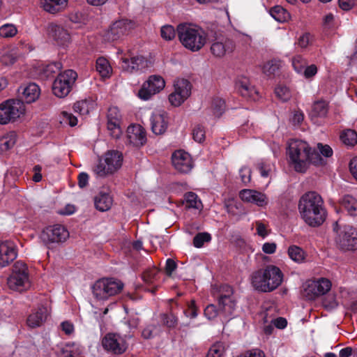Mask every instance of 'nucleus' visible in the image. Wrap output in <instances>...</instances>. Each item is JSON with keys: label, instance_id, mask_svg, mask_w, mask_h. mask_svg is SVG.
Masks as SVG:
<instances>
[{"label": "nucleus", "instance_id": "obj_37", "mask_svg": "<svg viewBox=\"0 0 357 357\" xmlns=\"http://www.w3.org/2000/svg\"><path fill=\"white\" fill-rule=\"evenodd\" d=\"M271 17L278 22L283 23L290 19L289 13L281 6H275L269 10Z\"/></svg>", "mask_w": 357, "mask_h": 357}, {"label": "nucleus", "instance_id": "obj_19", "mask_svg": "<svg viewBox=\"0 0 357 357\" xmlns=\"http://www.w3.org/2000/svg\"><path fill=\"white\" fill-rule=\"evenodd\" d=\"M17 256V248L13 241L0 242V266L6 267L13 262Z\"/></svg>", "mask_w": 357, "mask_h": 357}, {"label": "nucleus", "instance_id": "obj_17", "mask_svg": "<svg viewBox=\"0 0 357 357\" xmlns=\"http://www.w3.org/2000/svg\"><path fill=\"white\" fill-rule=\"evenodd\" d=\"M49 38L58 46L64 47L70 42V34L62 26L51 23L47 28Z\"/></svg>", "mask_w": 357, "mask_h": 357}, {"label": "nucleus", "instance_id": "obj_18", "mask_svg": "<svg viewBox=\"0 0 357 357\" xmlns=\"http://www.w3.org/2000/svg\"><path fill=\"white\" fill-rule=\"evenodd\" d=\"M266 275V292L276 289L282 282L284 275L277 266L268 265L264 268Z\"/></svg>", "mask_w": 357, "mask_h": 357}, {"label": "nucleus", "instance_id": "obj_52", "mask_svg": "<svg viewBox=\"0 0 357 357\" xmlns=\"http://www.w3.org/2000/svg\"><path fill=\"white\" fill-rule=\"evenodd\" d=\"M313 36L309 33H304L299 36L297 40V45L301 49H306L312 44Z\"/></svg>", "mask_w": 357, "mask_h": 357}, {"label": "nucleus", "instance_id": "obj_60", "mask_svg": "<svg viewBox=\"0 0 357 357\" xmlns=\"http://www.w3.org/2000/svg\"><path fill=\"white\" fill-rule=\"evenodd\" d=\"M317 73V68L315 65L312 64L305 66L301 75H303L306 79H311Z\"/></svg>", "mask_w": 357, "mask_h": 357}, {"label": "nucleus", "instance_id": "obj_45", "mask_svg": "<svg viewBox=\"0 0 357 357\" xmlns=\"http://www.w3.org/2000/svg\"><path fill=\"white\" fill-rule=\"evenodd\" d=\"M185 206L189 208L201 209L202 204L197 195L192 192H188L185 195Z\"/></svg>", "mask_w": 357, "mask_h": 357}, {"label": "nucleus", "instance_id": "obj_54", "mask_svg": "<svg viewBox=\"0 0 357 357\" xmlns=\"http://www.w3.org/2000/svg\"><path fill=\"white\" fill-rule=\"evenodd\" d=\"M211 239V235L208 233H199L193 239V245L196 248H201L204 243L210 241Z\"/></svg>", "mask_w": 357, "mask_h": 357}, {"label": "nucleus", "instance_id": "obj_36", "mask_svg": "<svg viewBox=\"0 0 357 357\" xmlns=\"http://www.w3.org/2000/svg\"><path fill=\"white\" fill-rule=\"evenodd\" d=\"M174 89L183 96L188 98L191 94L192 86L188 79L178 78L174 81Z\"/></svg>", "mask_w": 357, "mask_h": 357}, {"label": "nucleus", "instance_id": "obj_55", "mask_svg": "<svg viewBox=\"0 0 357 357\" xmlns=\"http://www.w3.org/2000/svg\"><path fill=\"white\" fill-rule=\"evenodd\" d=\"M160 319L162 324L168 328L175 327L178 321L177 317L172 313L162 314L160 316Z\"/></svg>", "mask_w": 357, "mask_h": 357}, {"label": "nucleus", "instance_id": "obj_49", "mask_svg": "<svg viewBox=\"0 0 357 357\" xmlns=\"http://www.w3.org/2000/svg\"><path fill=\"white\" fill-rule=\"evenodd\" d=\"M60 122L71 127L75 126L77 124V118L72 113L63 111L60 115Z\"/></svg>", "mask_w": 357, "mask_h": 357}, {"label": "nucleus", "instance_id": "obj_14", "mask_svg": "<svg viewBox=\"0 0 357 357\" xmlns=\"http://www.w3.org/2000/svg\"><path fill=\"white\" fill-rule=\"evenodd\" d=\"M331 288V282L326 278L308 281L304 287L305 296L309 300H314L319 296L326 294Z\"/></svg>", "mask_w": 357, "mask_h": 357}, {"label": "nucleus", "instance_id": "obj_44", "mask_svg": "<svg viewBox=\"0 0 357 357\" xmlns=\"http://www.w3.org/2000/svg\"><path fill=\"white\" fill-rule=\"evenodd\" d=\"M276 97L282 102L290 100L292 96L291 89L284 84H279L275 89Z\"/></svg>", "mask_w": 357, "mask_h": 357}, {"label": "nucleus", "instance_id": "obj_31", "mask_svg": "<svg viewBox=\"0 0 357 357\" xmlns=\"http://www.w3.org/2000/svg\"><path fill=\"white\" fill-rule=\"evenodd\" d=\"M225 102L223 99L216 97L211 100L210 107L208 109V112L211 116V118H219L225 112Z\"/></svg>", "mask_w": 357, "mask_h": 357}, {"label": "nucleus", "instance_id": "obj_23", "mask_svg": "<svg viewBox=\"0 0 357 357\" xmlns=\"http://www.w3.org/2000/svg\"><path fill=\"white\" fill-rule=\"evenodd\" d=\"M146 66V61L142 56L122 58L121 68L126 73H132L142 70Z\"/></svg>", "mask_w": 357, "mask_h": 357}, {"label": "nucleus", "instance_id": "obj_38", "mask_svg": "<svg viewBox=\"0 0 357 357\" xmlns=\"http://www.w3.org/2000/svg\"><path fill=\"white\" fill-rule=\"evenodd\" d=\"M341 204L350 215H357V200L354 197L348 195L344 196Z\"/></svg>", "mask_w": 357, "mask_h": 357}, {"label": "nucleus", "instance_id": "obj_46", "mask_svg": "<svg viewBox=\"0 0 357 357\" xmlns=\"http://www.w3.org/2000/svg\"><path fill=\"white\" fill-rule=\"evenodd\" d=\"M280 66L279 61L271 60L263 65L262 71L266 75H274L279 70Z\"/></svg>", "mask_w": 357, "mask_h": 357}, {"label": "nucleus", "instance_id": "obj_59", "mask_svg": "<svg viewBox=\"0 0 357 357\" xmlns=\"http://www.w3.org/2000/svg\"><path fill=\"white\" fill-rule=\"evenodd\" d=\"M239 174L242 182L245 184L251 181V171L248 167H243L239 170Z\"/></svg>", "mask_w": 357, "mask_h": 357}, {"label": "nucleus", "instance_id": "obj_62", "mask_svg": "<svg viewBox=\"0 0 357 357\" xmlns=\"http://www.w3.org/2000/svg\"><path fill=\"white\" fill-rule=\"evenodd\" d=\"M317 148H318V150L319 151L320 153L324 156V157H326V158H329L331 156H332L333 155V149H331V146H329L328 145H324L322 144H317Z\"/></svg>", "mask_w": 357, "mask_h": 357}, {"label": "nucleus", "instance_id": "obj_48", "mask_svg": "<svg viewBox=\"0 0 357 357\" xmlns=\"http://www.w3.org/2000/svg\"><path fill=\"white\" fill-rule=\"evenodd\" d=\"M160 36L167 41L172 40L176 36L174 26L169 24L162 26L160 29Z\"/></svg>", "mask_w": 357, "mask_h": 357}, {"label": "nucleus", "instance_id": "obj_27", "mask_svg": "<svg viewBox=\"0 0 357 357\" xmlns=\"http://www.w3.org/2000/svg\"><path fill=\"white\" fill-rule=\"evenodd\" d=\"M47 315V307L42 305L29 316L27 324L31 328L38 327L46 320Z\"/></svg>", "mask_w": 357, "mask_h": 357}, {"label": "nucleus", "instance_id": "obj_34", "mask_svg": "<svg viewBox=\"0 0 357 357\" xmlns=\"http://www.w3.org/2000/svg\"><path fill=\"white\" fill-rule=\"evenodd\" d=\"M96 208L100 211H106L112 205V199L107 193H99L94 200Z\"/></svg>", "mask_w": 357, "mask_h": 357}, {"label": "nucleus", "instance_id": "obj_8", "mask_svg": "<svg viewBox=\"0 0 357 357\" xmlns=\"http://www.w3.org/2000/svg\"><path fill=\"white\" fill-rule=\"evenodd\" d=\"M25 113V106L22 100L10 99L0 104V124L13 122Z\"/></svg>", "mask_w": 357, "mask_h": 357}, {"label": "nucleus", "instance_id": "obj_5", "mask_svg": "<svg viewBox=\"0 0 357 357\" xmlns=\"http://www.w3.org/2000/svg\"><path fill=\"white\" fill-rule=\"evenodd\" d=\"M123 288V284L120 280L105 278L99 279L93 284L92 293L97 300L105 301L120 293Z\"/></svg>", "mask_w": 357, "mask_h": 357}, {"label": "nucleus", "instance_id": "obj_21", "mask_svg": "<svg viewBox=\"0 0 357 357\" xmlns=\"http://www.w3.org/2000/svg\"><path fill=\"white\" fill-rule=\"evenodd\" d=\"M121 114L116 107H110L107 113V129L113 138L118 139L122 134L120 127Z\"/></svg>", "mask_w": 357, "mask_h": 357}, {"label": "nucleus", "instance_id": "obj_39", "mask_svg": "<svg viewBox=\"0 0 357 357\" xmlns=\"http://www.w3.org/2000/svg\"><path fill=\"white\" fill-rule=\"evenodd\" d=\"M328 111V102L325 100L315 101L312 106V115L317 117H324Z\"/></svg>", "mask_w": 357, "mask_h": 357}, {"label": "nucleus", "instance_id": "obj_64", "mask_svg": "<svg viewBox=\"0 0 357 357\" xmlns=\"http://www.w3.org/2000/svg\"><path fill=\"white\" fill-rule=\"evenodd\" d=\"M237 357H265L264 353L259 349H252Z\"/></svg>", "mask_w": 357, "mask_h": 357}, {"label": "nucleus", "instance_id": "obj_22", "mask_svg": "<svg viewBox=\"0 0 357 357\" xmlns=\"http://www.w3.org/2000/svg\"><path fill=\"white\" fill-rule=\"evenodd\" d=\"M126 136L128 142L135 146H141L146 142V132L140 125H131L128 127Z\"/></svg>", "mask_w": 357, "mask_h": 357}, {"label": "nucleus", "instance_id": "obj_57", "mask_svg": "<svg viewBox=\"0 0 357 357\" xmlns=\"http://www.w3.org/2000/svg\"><path fill=\"white\" fill-rule=\"evenodd\" d=\"M204 315L208 319H213L218 316L220 317L219 308L217 309L215 305L210 304L204 309Z\"/></svg>", "mask_w": 357, "mask_h": 357}, {"label": "nucleus", "instance_id": "obj_32", "mask_svg": "<svg viewBox=\"0 0 357 357\" xmlns=\"http://www.w3.org/2000/svg\"><path fill=\"white\" fill-rule=\"evenodd\" d=\"M289 257L296 264H303L305 262L307 254L300 247L292 245L287 250Z\"/></svg>", "mask_w": 357, "mask_h": 357}, {"label": "nucleus", "instance_id": "obj_1", "mask_svg": "<svg viewBox=\"0 0 357 357\" xmlns=\"http://www.w3.org/2000/svg\"><path fill=\"white\" fill-rule=\"evenodd\" d=\"M287 154L291 165L297 172H305L310 164L320 165L324 163L321 155L303 140L291 139L288 143Z\"/></svg>", "mask_w": 357, "mask_h": 357}, {"label": "nucleus", "instance_id": "obj_24", "mask_svg": "<svg viewBox=\"0 0 357 357\" xmlns=\"http://www.w3.org/2000/svg\"><path fill=\"white\" fill-rule=\"evenodd\" d=\"M150 121L152 131L155 135H161L167 130V116L165 112L161 110L153 112Z\"/></svg>", "mask_w": 357, "mask_h": 357}, {"label": "nucleus", "instance_id": "obj_51", "mask_svg": "<svg viewBox=\"0 0 357 357\" xmlns=\"http://www.w3.org/2000/svg\"><path fill=\"white\" fill-rule=\"evenodd\" d=\"M225 348L221 342H216L213 344L207 354V357H221L224 353Z\"/></svg>", "mask_w": 357, "mask_h": 357}, {"label": "nucleus", "instance_id": "obj_9", "mask_svg": "<svg viewBox=\"0 0 357 357\" xmlns=\"http://www.w3.org/2000/svg\"><path fill=\"white\" fill-rule=\"evenodd\" d=\"M77 74L73 70H67L59 73L52 84V92L58 98H62L67 96L75 81Z\"/></svg>", "mask_w": 357, "mask_h": 357}, {"label": "nucleus", "instance_id": "obj_6", "mask_svg": "<svg viewBox=\"0 0 357 357\" xmlns=\"http://www.w3.org/2000/svg\"><path fill=\"white\" fill-rule=\"evenodd\" d=\"M7 284L10 289L19 291L30 287L28 267L26 264L20 261L15 263L12 273L7 280Z\"/></svg>", "mask_w": 357, "mask_h": 357}, {"label": "nucleus", "instance_id": "obj_11", "mask_svg": "<svg viewBox=\"0 0 357 357\" xmlns=\"http://www.w3.org/2000/svg\"><path fill=\"white\" fill-rule=\"evenodd\" d=\"M68 237L69 232L61 225L49 226L40 234L41 241L48 248L54 243L64 242Z\"/></svg>", "mask_w": 357, "mask_h": 357}, {"label": "nucleus", "instance_id": "obj_20", "mask_svg": "<svg viewBox=\"0 0 357 357\" xmlns=\"http://www.w3.org/2000/svg\"><path fill=\"white\" fill-rule=\"evenodd\" d=\"M172 164L176 169L182 173H188L192 168V161L189 153L183 151H176L172 157Z\"/></svg>", "mask_w": 357, "mask_h": 357}, {"label": "nucleus", "instance_id": "obj_56", "mask_svg": "<svg viewBox=\"0 0 357 357\" xmlns=\"http://www.w3.org/2000/svg\"><path fill=\"white\" fill-rule=\"evenodd\" d=\"M192 136L195 141L201 143L205 139L204 128L200 126H196L192 130Z\"/></svg>", "mask_w": 357, "mask_h": 357}, {"label": "nucleus", "instance_id": "obj_47", "mask_svg": "<svg viewBox=\"0 0 357 357\" xmlns=\"http://www.w3.org/2000/svg\"><path fill=\"white\" fill-rule=\"evenodd\" d=\"M17 33V29L13 24H5L0 26V36L2 38H12Z\"/></svg>", "mask_w": 357, "mask_h": 357}, {"label": "nucleus", "instance_id": "obj_25", "mask_svg": "<svg viewBox=\"0 0 357 357\" xmlns=\"http://www.w3.org/2000/svg\"><path fill=\"white\" fill-rule=\"evenodd\" d=\"M18 91L22 100L26 103L35 102L40 94V89L35 83H29L21 86Z\"/></svg>", "mask_w": 357, "mask_h": 357}, {"label": "nucleus", "instance_id": "obj_61", "mask_svg": "<svg viewBox=\"0 0 357 357\" xmlns=\"http://www.w3.org/2000/svg\"><path fill=\"white\" fill-rule=\"evenodd\" d=\"M186 317L190 318H195L197 316V310L194 300L191 301L188 304V308L184 311Z\"/></svg>", "mask_w": 357, "mask_h": 357}, {"label": "nucleus", "instance_id": "obj_41", "mask_svg": "<svg viewBox=\"0 0 357 357\" xmlns=\"http://www.w3.org/2000/svg\"><path fill=\"white\" fill-rule=\"evenodd\" d=\"M341 142L348 146H353L357 143V132L347 129L342 131L340 135Z\"/></svg>", "mask_w": 357, "mask_h": 357}, {"label": "nucleus", "instance_id": "obj_63", "mask_svg": "<svg viewBox=\"0 0 357 357\" xmlns=\"http://www.w3.org/2000/svg\"><path fill=\"white\" fill-rule=\"evenodd\" d=\"M259 172L262 177H268L270 172L272 170V165L271 163L261 162L259 165Z\"/></svg>", "mask_w": 357, "mask_h": 357}, {"label": "nucleus", "instance_id": "obj_3", "mask_svg": "<svg viewBox=\"0 0 357 357\" xmlns=\"http://www.w3.org/2000/svg\"><path fill=\"white\" fill-rule=\"evenodd\" d=\"M176 31L181 43L192 52L200 50L206 43V33L199 26L183 23L178 25Z\"/></svg>", "mask_w": 357, "mask_h": 357}, {"label": "nucleus", "instance_id": "obj_15", "mask_svg": "<svg viewBox=\"0 0 357 357\" xmlns=\"http://www.w3.org/2000/svg\"><path fill=\"white\" fill-rule=\"evenodd\" d=\"M132 28V23L131 21L126 19L116 20L105 31L104 38L107 41L116 40L128 34Z\"/></svg>", "mask_w": 357, "mask_h": 357}, {"label": "nucleus", "instance_id": "obj_43", "mask_svg": "<svg viewBox=\"0 0 357 357\" xmlns=\"http://www.w3.org/2000/svg\"><path fill=\"white\" fill-rule=\"evenodd\" d=\"M158 273V271L156 268H151L146 271L142 275V279L145 284L153 286L151 289H148V291L152 293H154L156 289L155 283L157 280Z\"/></svg>", "mask_w": 357, "mask_h": 357}, {"label": "nucleus", "instance_id": "obj_26", "mask_svg": "<svg viewBox=\"0 0 357 357\" xmlns=\"http://www.w3.org/2000/svg\"><path fill=\"white\" fill-rule=\"evenodd\" d=\"M236 88L241 95L245 98H251L255 100L257 97V91L250 83L249 79L245 77L238 78L236 82Z\"/></svg>", "mask_w": 357, "mask_h": 357}, {"label": "nucleus", "instance_id": "obj_2", "mask_svg": "<svg viewBox=\"0 0 357 357\" xmlns=\"http://www.w3.org/2000/svg\"><path fill=\"white\" fill-rule=\"evenodd\" d=\"M298 211L303 221L310 227H318L326 218L322 197L311 191L305 193L300 199Z\"/></svg>", "mask_w": 357, "mask_h": 357}, {"label": "nucleus", "instance_id": "obj_58", "mask_svg": "<svg viewBox=\"0 0 357 357\" xmlns=\"http://www.w3.org/2000/svg\"><path fill=\"white\" fill-rule=\"evenodd\" d=\"M255 225L256 231L258 236L264 238L269 234L268 226L266 225L260 221H257Z\"/></svg>", "mask_w": 357, "mask_h": 357}, {"label": "nucleus", "instance_id": "obj_10", "mask_svg": "<svg viewBox=\"0 0 357 357\" xmlns=\"http://www.w3.org/2000/svg\"><path fill=\"white\" fill-rule=\"evenodd\" d=\"M338 223L336 222L334 229L338 232L336 238L337 243L342 250H354L357 249V230L350 226L344 225L337 229Z\"/></svg>", "mask_w": 357, "mask_h": 357}, {"label": "nucleus", "instance_id": "obj_50", "mask_svg": "<svg viewBox=\"0 0 357 357\" xmlns=\"http://www.w3.org/2000/svg\"><path fill=\"white\" fill-rule=\"evenodd\" d=\"M307 66V61L300 55H297L292 59V66L294 70L298 73H302L303 69Z\"/></svg>", "mask_w": 357, "mask_h": 357}, {"label": "nucleus", "instance_id": "obj_42", "mask_svg": "<svg viewBox=\"0 0 357 357\" xmlns=\"http://www.w3.org/2000/svg\"><path fill=\"white\" fill-rule=\"evenodd\" d=\"M94 103L91 100H82L74 104L73 109L76 113L80 115L88 114L93 108Z\"/></svg>", "mask_w": 357, "mask_h": 357}, {"label": "nucleus", "instance_id": "obj_28", "mask_svg": "<svg viewBox=\"0 0 357 357\" xmlns=\"http://www.w3.org/2000/svg\"><path fill=\"white\" fill-rule=\"evenodd\" d=\"M234 45L231 40L228 39H222L212 43L211 51L212 54L217 57H222L226 53L233 50Z\"/></svg>", "mask_w": 357, "mask_h": 357}, {"label": "nucleus", "instance_id": "obj_4", "mask_svg": "<svg viewBox=\"0 0 357 357\" xmlns=\"http://www.w3.org/2000/svg\"><path fill=\"white\" fill-rule=\"evenodd\" d=\"M123 155L118 151H108L94 167L93 172L98 177H106L119 169L122 165Z\"/></svg>", "mask_w": 357, "mask_h": 357}, {"label": "nucleus", "instance_id": "obj_40", "mask_svg": "<svg viewBox=\"0 0 357 357\" xmlns=\"http://www.w3.org/2000/svg\"><path fill=\"white\" fill-rule=\"evenodd\" d=\"M16 134L10 132L0 138V150L1 151H6L13 148L16 142Z\"/></svg>", "mask_w": 357, "mask_h": 357}, {"label": "nucleus", "instance_id": "obj_30", "mask_svg": "<svg viewBox=\"0 0 357 357\" xmlns=\"http://www.w3.org/2000/svg\"><path fill=\"white\" fill-rule=\"evenodd\" d=\"M83 350L79 344L69 342L61 347L59 357H82Z\"/></svg>", "mask_w": 357, "mask_h": 357}, {"label": "nucleus", "instance_id": "obj_16", "mask_svg": "<svg viewBox=\"0 0 357 357\" xmlns=\"http://www.w3.org/2000/svg\"><path fill=\"white\" fill-rule=\"evenodd\" d=\"M238 196L242 202L260 208H266L269 202L265 193L255 189H243L240 190Z\"/></svg>", "mask_w": 357, "mask_h": 357}, {"label": "nucleus", "instance_id": "obj_33", "mask_svg": "<svg viewBox=\"0 0 357 357\" xmlns=\"http://www.w3.org/2000/svg\"><path fill=\"white\" fill-rule=\"evenodd\" d=\"M96 69L102 78H108L111 76L112 68L109 61L105 57H99L96 60Z\"/></svg>", "mask_w": 357, "mask_h": 357}, {"label": "nucleus", "instance_id": "obj_35", "mask_svg": "<svg viewBox=\"0 0 357 357\" xmlns=\"http://www.w3.org/2000/svg\"><path fill=\"white\" fill-rule=\"evenodd\" d=\"M67 4V0H45L42 2L44 10L50 13L61 11Z\"/></svg>", "mask_w": 357, "mask_h": 357}, {"label": "nucleus", "instance_id": "obj_7", "mask_svg": "<svg viewBox=\"0 0 357 357\" xmlns=\"http://www.w3.org/2000/svg\"><path fill=\"white\" fill-rule=\"evenodd\" d=\"M218 307L220 318L222 321H229L236 316V303L230 286L224 285L221 287Z\"/></svg>", "mask_w": 357, "mask_h": 357}, {"label": "nucleus", "instance_id": "obj_29", "mask_svg": "<svg viewBox=\"0 0 357 357\" xmlns=\"http://www.w3.org/2000/svg\"><path fill=\"white\" fill-rule=\"evenodd\" d=\"M250 282L255 289L266 293V275L264 268L253 272L250 275Z\"/></svg>", "mask_w": 357, "mask_h": 357}, {"label": "nucleus", "instance_id": "obj_53", "mask_svg": "<svg viewBox=\"0 0 357 357\" xmlns=\"http://www.w3.org/2000/svg\"><path fill=\"white\" fill-rule=\"evenodd\" d=\"M188 98L185 96H183L181 93H178L176 91L174 90V91L169 94V101L170 104L174 107H178L182 103H183Z\"/></svg>", "mask_w": 357, "mask_h": 357}, {"label": "nucleus", "instance_id": "obj_13", "mask_svg": "<svg viewBox=\"0 0 357 357\" xmlns=\"http://www.w3.org/2000/svg\"><path fill=\"white\" fill-rule=\"evenodd\" d=\"M103 348L114 354H121L128 348L126 337L118 333H108L102 340Z\"/></svg>", "mask_w": 357, "mask_h": 357}, {"label": "nucleus", "instance_id": "obj_12", "mask_svg": "<svg viewBox=\"0 0 357 357\" xmlns=\"http://www.w3.org/2000/svg\"><path fill=\"white\" fill-rule=\"evenodd\" d=\"M165 86V82L162 77L156 75H151L142 84L137 96L143 100H148L162 91Z\"/></svg>", "mask_w": 357, "mask_h": 357}]
</instances>
